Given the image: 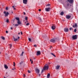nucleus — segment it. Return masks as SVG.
Wrapping results in <instances>:
<instances>
[{
    "label": "nucleus",
    "instance_id": "nucleus-34",
    "mask_svg": "<svg viewBox=\"0 0 78 78\" xmlns=\"http://www.w3.org/2000/svg\"><path fill=\"white\" fill-rule=\"evenodd\" d=\"M28 19V17H26L25 18V19L26 20H27V19Z\"/></svg>",
    "mask_w": 78,
    "mask_h": 78
},
{
    "label": "nucleus",
    "instance_id": "nucleus-5",
    "mask_svg": "<svg viewBox=\"0 0 78 78\" xmlns=\"http://www.w3.org/2000/svg\"><path fill=\"white\" fill-rule=\"evenodd\" d=\"M65 7L67 10L70 8V7L69 6V4L65 6Z\"/></svg>",
    "mask_w": 78,
    "mask_h": 78
},
{
    "label": "nucleus",
    "instance_id": "nucleus-23",
    "mask_svg": "<svg viewBox=\"0 0 78 78\" xmlns=\"http://www.w3.org/2000/svg\"><path fill=\"white\" fill-rule=\"evenodd\" d=\"M51 53V55H53V56H54V57H56V56H55V55H54V54L53 53Z\"/></svg>",
    "mask_w": 78,
    "mask_h": 78
},
{
    "label": "nucleus",
    "instance_id": "nucleus-64",
    "mask_svg": "<svg viewBox=\"0 0 78 78\" xmlns=\"http://www.w3.org/2000/svg\"><path fill=\"white\" fill-rule=\"evenodd\" d=\"M7 77H8V76H7Z\"/></svg>",
    "mask_w": 78,
    "mask_h": 78
},
{
    "label": "nucleus",
    "instance_id": "nucleus-29",
    "mask_svg": "<svg viewBox=\"0 0 78 78\" xmlns=\"http://www.w3.org/2000/svg\"><path fill=\"white\" fill-rule=\"evenodd\" d=\"M29 41L30 42L31 41V39L30 38H28Z\"/></svg>",
    "mask_w": 78,
    "mask_h": 78
},
{
    "label": "nucleus",
    "instance_id": "nucleus-16",
    "mask_svg": "<svg viewBox=\"0 0 78 78\" xmlns=\"http://www.w3.org/2000/svg\"><path fill=\"white\" fill-rule=\"evenodd\" d=\"M75 27H77V24H76V23L75 24V25H73V28H75Z\"/></svg>",
    "mask_w": 78,
    "mask_h": 78
},
{
    "label": "nucleus",
    "instance_id": "nucleus-1",
    "mask_svg": "<svg viewBox=\"0 0 78 78\" xmlns=\"http://www.w3.org/2000/svg\"><path fill=\"white\" fill-rule=\"evenodd\" d=\"M59 41V38H53L50 40V41L51 42H53V43H55L56 41Z\"/></svg>",
    "mask_w": 78,
    "mask_h": 78
},
{
    "label": "nucleus",
    "instance_id": "nucleus-43",
    "mask_svg": "<svg viewBox=\"0 0 78 78\" xmlns=\"http://www.w3.org/2000/svg\"><path fill=\"white\" fill-rule=\"evenodd\" d=\"M36 46H37V45H36V44H35L34 45V47H36Z\"/></svg>",
    "mask_w": 78,
    "mask_h": 78
},
{
    "label": "nucleus",
    "instance_id": "nucleus-42",
    "mask_svg": "<svg viewBox=\"0 0 78 78\" xmlns=\"http://www.w3.org/2000/svg\"><path fill=\"white\" fill-rule=\"evenodd\" d=\"M5 32H6V33H8V31H5Z\"/></svg>",
    "mask_w": 78,
    "mask_h": 78
},
{
    "label": "nucleus",
    "instance_id": "nucleus-49",
    "mask_svg": "<svg viewBox=\"0 0 78 78\" xmlns=\"http://www.w3.org/2000/svg\"><path fill=\"white\" fill-rule=\"evenodd\" d=\"M30 61H32V60H31V59H30Z\"/></svg>",
    "mask_w": 78,
    "mask_h": 78
},
{
    "label": "nucleus",
    "instance_id": "nucleus-31",
    "mask_svg": "<svg viewBox=\"0 0 78 78\" xmlns=\"http://www.w3.org/2000/svg\"><path fill=\"white\" fill-rule=\"evenodd\" d=\"M6 22L7 23H9V20H8V19L7 20Z\"/></svg>",
    "mask_w": 78,
    "mask_h": 78
},
{
    "label": "nucleus",
    "instance_id": "nucleus-22",
    "mask_svg": "<svg viewBox=\"0 0 78 78\" xmlns=\"http://www.w3.org/2000/svg\"><path fill=\"white\" fill-rule=\"evenodd\" d=\"M60 15H61V16H63V15H64V12H62L60 13Z\"/></svg>",
    "mask_w": 78,
    "mask_h": 78
},
{
    "label": "nucleus",
    "instance_id": "nucleus-62",
    "mask_svg": "<svg viewBox=\"0 0 78 78\" xmlns=\"http://www.w3.org/2000/svg\"><path fill=\"white\" fill-rule=\"evenodd\" d=\"M6 55H8V54H6Z\"/></svg>",
    "mask_w": 78,
    "mask_h": 78
},
{
    "label": "nucleus",
    "instance_id": "nucleus-40",
    "mask_svg": "<svg viewBox=\"0 0 78 78\" xmlns=\"http://www.w3.org/2000/svg\"><path fill=\"white\" fill-rule=\"evenodd\" d=\"M28 73H31V71H30L28 70Z\"/></svg>",
    "mask_w": 78,
    "mask_h": 78
},
{
    "label": "nucleus",
    "instance_id": "nucleus-38",
    "mask_svg": "<svg viewBox=\"0 0 78 78\" xmlns=\"http://www.w3.org/2000/svg\"><path fill=\"white\" fill-rule=\"evenodd\" d=\"M13 64H14L13 66H15L16 64H15V62H13Z\"/></svg>",
    "mask_w": 78,
    "mask_h": 78
},
{
    "label": "nucleus",
    "instance_id": "nucleus-24",
    "mask_svg": "<svg viewBox=\"0 0 78 78\" xmlns=\"http://www.w3.org/2000/svg\"><path fill=\"white\" fill-rule=\"evenodd\" d=\"M1 38L2 39H3V40H5V37H1Z\"/></svg>",
    "mask_w": 78,
    "mask_h": 78
},
{
    "label": "nucleus",
    "instance_id": "nucleus-11",
    "mask_svg": "<svg viewBox=\"0 0 78 78\" xmlns=\"http://www.w3.org/2000/svg\"><path fill=\"white\" fill-rule=\"evenodd\" d=\"M51 28L52 30H54L56 28V26L55 25H53L52 27H51Z\"/></svg>",
    "mask_w": 78,
    "mask_h": 78
},
{
    "label": "nucleus",
    "instance_id": "nucleus-56",
    "mask_svg": "<svg viewBox=\"0 0 78 78\" xmlns=\"http://www.w3.org/2000/svg\"><path fill=\"white\" fill-rule=\"evenodd\" d=\"M47 64H45V66H47Z\"/></svg>",
    "mask_w": 78,
    "mask_h": 78
},
{
    "label": "nucleus",
    "instance_id": "nucleus-12",
    "mask_svg": "<svg viewBox=\"0 0 78 78\" xmlns=\"http://www.w3.org/2000/svg\"><path fill=\"white\" fill-rule=\"evenodd\" d=\"M67 1L71 4L73 2V0H67Z\"/></svg>",
    "mask_w": 78,
    "mask_h": 78
},
{
    "label": "nucleus",
    "instance_id": "nucleus-33",
    "mask_svg": "<svg viewBox=\"0 0 78 78\" xmlns=\"http://www.w3.org/2000/svg\"><path fill=\"white\" fill-rule=\"evenodd\" d=\"M38 19H39V20H41L40 22H41V21H42V20H41V17H39Z\"/></svg>",
    "mask_w": 78,
    "mask_h": 78
},
{
    "label": "nucleus",
    "instance_id": "nucleus-63",
    "mask_svg": "<svg viewBox=\"0 0 78 78\" xmlns=\"http://www.w3.org/2000/svg\"><path fill=\"white\" fill-rule=\"evenodd\" d=\"M1 52H0V54H1Z\"/></svg>",
    "mask_w": 78,
    "mask_h": 78
},
{
    "label": "nucleus",
    "instance_id": "nucleus-9",
    "mask_svg": "<svg viewBox=\"0 0 78 78\" xmlns=\"http://www.w3.org/2000/svg\"><path fill=\"white\" fill-rule=\"evenodd\" d=\"M27 0H23V3H24L25 5L27 4Z\"/></svg>",
    "mask_w": 78,
    "mask_h": 78
},
{
    "label": "nucleus",
    "instance_id": "nucleus-3",
    "mask_svg": "<svg viewBox=\"0 0 78 78\" xmlns=\"http://www.w3.org/2000/svg\"><path fill=\"white\" fill-rule=\"evenodd\" d=\"M4 13L5 14V17H7L9 15V13L8 12H6L5 11H4Z\"/></svg>",
    "mask_w": 78,
    "mask_h": 78
},
{
    "label": "nucleus",
    "instance_id": "nucleus-7",
    "mask_svg": "<svg viewBox=\"0 0 78 78\" xmlns=\"http://www.w3.org/2000/svg\"><path fill=\"white\" fill-rule=\"evenodd\" d=\"M72 38L74 40L77 39V35H73L72 37Z\"/></svg>",
    "mask_w": 78,
    "mask_h": 78
},
{
    "label": "nucleus",
    "instance_id": "nucleus-25",
    "mask_svg": "<svg viewBox=\"0 0 78 78\" xmlns=\"http://www.w3.org/2000/svg\"><path fill=\"white\" fill-rule=\"evenodd\" d=\"M24 53V52H23V51L22 52L21 54L20 55V56H23V55Z\"/></svg>",
    "mask_w": 78,
    "mask_h": 78
},
{
    "label": "nucleus",
    "instance_id": "nucleus-48",
    "mask_svg": "<svg viewBox=\"0 0 78 78\" xmlns=\"http://www.w3.org/2000/svg\"><path fill=\"white\" fill-rule=\"evenodd\" d=\"M23 75H24V77H25V76H26L24 74Z\"/></svg>",
    "mask_w": 78,
    "mask_h": 78
},
{
    "label": "nucleus",
    "instance_id": "nucleus-14",
    "mask_svg": "<svg viewBox=\"0 0 78 78\" xmlns=\"http://www.w3.org/2000/svg\"><path fill=\"white\" fill-rule=\"evenodd\" d=\"M71 17V16L70 15H66V19H70Z\"/></svg>",
    "mask_w": 78,
    "mask_h": 78
},
{
    "label": "nucleus",
    "instance_id": "nucleus-37",
    "mask_svg": "<svg viewBox=\"0 0 78 78\" xmlns=\"http://www.w3.org/2000/svg\"><path fill=\"white\" fill-rule=\"evenodd\" d=\"M15 26H16V27H17V26H18V25H18V24H15Z\"/></svg>",
    "mask_w": 78,
    "mask_h": 78
},
{
    "label": "nucleus",
    "instance_id": "nucleus-46",
    "mask_svg": "<svg viewBox=\"0 0 78 78\" xmlns=\"http://www.w3.org/2000/svg\"><path fill=\"white\" fill-rule=\"evenodd\" d=\"M33 61H31V64H33Z\"/></svg>",
    "mask_w": 78,
    "mask_h": 78
},
{
    "label": "nucleus",
    "instance_id": "nucleus-10",
    "mask_svg": "<svg viewBox=\"0 0 78 78\" xmlns=\"http://www.w3.org/2000/svg\"><path fill=\"white\" fill-rule=\"evenodd\" d=\"M41 55V51H37L36 54L37 56H38V55Z\"/></svg>",
    "mask_w": 78,
    "mask_h": 78
},
{
    "label": "nucleus",
    "instance_id": "nucleus-6",
    "mask_svg": "<svg viewBox=\"0 0 78 78\" xmlns=\"http://www.w3.org/2000/svg\"><path fill=\"white\" fill-rule=\"evenodd\" d=\"M48 66H45L43 68L44 70H48Z\"/></svg>",
    "mask_w": 78,
    "mask_h": 78
},
{
    "label": "nucleus",
    "instance_id": "nucleus-30",
    "mask_svg": "<svg viewBox=\"0 0 78 78\" xmlns=\"http://www.w3.org/2000/svg\"><path fill=\"white\" fill-rule=\"evenodd\" d=\"M46 35L45 34H44V35H43V37H46Z\"/></svg>",
    "mask_w": 78,
    "mask_h": 78
},
{
    "label": "nucleus",
    "instance_id": "nucleus-58",
    "mask_svg": "<svg viewBox=\"0 0 78 78\" xmlns=\"http://www.w3.org/2000/svg\"><path fill=\"white\" fill-rule=\"evenodd\" d=\"M8 73H6V74H7Z\"/></svg>",
    "mask_w": 78,
    "mask_h": 78
},
{
    "label": "nucleus",
    "instance_id": "nucleus-4",
    "mask_svg": "<svg viewBox=\"0 0 78 78\" xmlns=\"http://www.w3.org/2000/svg\"><path fill=\"white\" fill-rule=\"evenodd\" d=\"M35 72L37 75H39V73L40 72V70L39 69L37 68L35 69Z\"/></svg>",
    "mask_w": 78,
    "mask_h": 78
},
{
    "label": "nucleus",
    "instance_id": "nucleus-2",
    "mask_svg": "<svg viewBox=\"0 0 78 78\" xmlns=\"http://www.w3.org/2000/svg\"><path fill=\"white\" fill-rule=\"evenodd\" d=\"M13 39L14 41L16 42V41H19V40L17 39V35L15 36V37L14 36L13 37Z\"/></svg>",
    "mask_w": 78,
    "mask_h": 78
},
{
    "label": "nucleus",
    "instance_id": "nucleus-53",
    "mask_svg": "<svg viewBox=\"0 0 78 78\" xmlns=\"http://www.w3.org/2000/svg\"><path fill=\"white\" fill-rule=\"evenodd\" d=\"M39 76H40V75H41V74H39Z\"/></svg>",
    "mask_w": 78,
    "mask_h": 78
},
{
    "label": "nucleus",
    "instance_id": "nucleus-19",
    "mask_svg": "<svg viewBox=\"0 0 78 78\" xmlns=\"http://www.w3.org/2000/svg\"><path fill=\"white\" fill-rule=\"evenodd\" d=\"M4 67L5 69H7L8 68V67L6 65H4Z\"/></svg>",
    "mask_w": 78,
    "mask_h": 78
},
{
    "label": "nucleus",
    "instance_id": "nucleus-55",
    "mask_svg": "<svg viewBox=\"0 0 78 78\" xmlns=\"http://www.w3.org/2000/svg\"><path fill=\"white\" fill-rule=\"evenodd\" d=\"M48 64H50V63H49Z\"/></svg>",
    "mask_w": 78,
    "mask_h": 78
},
{
    "label": "nucleus",
    "instance_id": "nucleus-39",
    "mask_svg": "<svg viewBox=\"0 0 78 78\" xmlns=\"http://www.w3.org/2000/svg\"><path fill=\"white\" fill-rule=\"evenodd\" d=\"M29 23H27L26 24V26H27L28 25H29Z\"/></svg>",
    "mask_w": 78,
    "mask_h": 78
},
{
    "label": "nucleus",
    "instance_id": "nucleus-57",
    "mask_svg": "<svg viewBox=\"0 0 78 78\" xmlns=\"http://www.w3.org/2000/svg\"><path fill=\"white\" fill-rule=\"evenodd\" d=\"M33 59H35V58H34Z\"/></svg>",
    "mask_w": 78,
    "mask_h": 78
},
{
    "label": "nucleus",
    "instance_id": "nucleus-36",
    "mask_svg": "<svg viewBox=\"0 0 78 78\" xmlns=\"http://www.w3.org/2000/svg\"><path fill=\"white\" fill-rule=\"evenodd\" d=\"M44 69H42V71H41V73H43V72H44Z\"/></svg>",
    "mask_w": 78,
    "mask_h": 78
},
{
    "label": "nucleus",
    "instance_id": "nucleus-50",
    "mask_svg": "<svg viewBox=\"0 0 78 78\" xmlns=\"http://www.w3.org/2000/svg\"><path fill=\"white\" fill-rule=\"evenodd\" d=\"M24 15H25V12H23Z\"/></svg>",
    "mask_w": 78,
    "mask_h": 78
},
{
    "label": "nucleus",
    "instance_id": "nucleus-44",
    "mask_svg": "<svg viewBox=\"0 0 78 78\" xmlns=\"http://www.w3.org/2000/svg\"><path fill=\"white\" fill-rule=\"evenodd\" d=\"M38 11H41V9H39L38 10Z\"/></svg>",
    "mask_w": 78,
    "mask_h": 78
},
{
    "label": "nucleus",
    "instance_id": "nucleus-27",
    "mask_svg": "<svg viewBox=\"0 0 78 78\" xmlns=\"http://www.w3.org/2000/svg\"><path fill=\"white\" fill-rule=\"evenodd\" d=\"M9 45L10 47V48H11V47H12V44H9Z\"/></svg>",
    "mask_w": 78,
    "mask_h": 78
},
{
    "label": "nucleus",
    "instance_id": "nucleus-41",
    "mask_svg": "<svg viewBox=\"0 0 78 78\" xmlns=\"http://www.w3.org/2000/svg\"><path fill=\"white\" fill-rule=\"evenodd\" d=\"M72 28H71V27L69 28V30H72Z\"/></svg>",
    "mask_w": 78,
    "mask_h": 78
},
{
    "label": "nucleus",
    "instance_id": "nucleus-60",
    "mask_svg": "<svg viewBox=\"0 0 78 78\" xmlns=\"http://www.w3.org/2000/svg\"><path fill=\"white\" fill-rule=\"evenodd\" d=\"M13 25H14V24H13Z\"/></svg>",
    "mask_w": 78,
    "mask_h": 78
},
{
    "label": "nucleus",
    "instance_id": "nucleus-13",
    "mask_svg": "<svg viewBox=\"0 0 78 78\" xmlns=\"http://www.w3.org/2000/svg\"><path fill=\"white\" fill-rule=\"evenodd\" d=\"M64 31L65 32H68V31H69V29L67 28H65L64 29Z\"/></svg>",
    "mask_w": 78,
    "mask_h": 78
},
{
    "label": "nucleus",
    "instance_id": "nucleus-17",
    "mask_svg": "<svg viewBox=\"0 0 78 78\" xmlns=\"http://www.w3.org/2000/svg\"><path fill=\"white\" fill-rule=\"evenodd\" d=\"M59 67H60V66H59V65H57L56 66V69H57V70H58V69H59Z\"/></svg>",
    "mask_w": 78,
    "mask_h": 78
},
{
    "label": "nucleus",
    "instance_id": "nucleus-52",
    "mask_svg": "<svg viewBox=\"0 0 78 78\" xmlns=\"http://www.w3.org/2000/svg\"><path fill=\"white\" fill-rule=\"evenodd\" d=\"M14 20H15V19H14L13 20V22H14Z\"/></svg>",
    "mask_w": 78,
    "mask_h": 78
},
{
    "label": "nucleus",
    "instance_id": "nucleus-59",
    "mask_svg": "<svg viewBox=\"0 0 78 78\" xmlns=\"http://www.w3.org/2000/svg\"><path fill=\"white\" fill-rule=\"evenodd\" d=\"M12 13H13V12H12Z\"/></svg>",
    "mask_w": 78,
    "mask_h": 78
},
{
    "label": "nucleus",
    "instance_id": "nucleus-20",
    "mask_svg": "<svg viewBox=\"0 0 78 78\" xmlns=\"http://www.w3.org/2000/svg\"><path fill=\"white\" fill-rule=\"evenodd\" d=\"M23 61H22L21 62H20V65H22L23 64Z\"/></svg>",
    "mask_w": 78,
    "mask_h": 78
},
{
    "label": "nucleus",
    "instance_id": "nucleus-28",
    "mask_svg": "<svg viewBox=\"0 0 78 78\" xmlns=\"http://www.w3.org/2000/svg\"><path fill=\"white\" fill-rule=\"evenodd\" d=\"M74 31L75 33H76V29H75L74 30Z\"/></svg>",
    "mask_w": 78,
    "mask_h": 78
},
{
    "label": "nucleus",
    "instance_id": "nucleus-35",
    "mask_svg": "<svg viewBox=\"0 0 78 78\" xmlns=\"http://www.w3.org/2000/svg\"><path fill=\"white\" fill-rule=\"evenodd\" d=\"M5 9L6 10H8V7H7L5 8Z\"/></svg>",
    "mask_w": 78,
    "mask_h": 78
},
{
    "label": "nucleus",
    "instance_id": "nucleus-26",
    "mask_svg": "<svg viewBox=\"0 0 78 78\" xmlns=\"http://www.w3.org/2000/svg\"><path fill=\"white\" fill-rule=\"evenodd\" d=\"M50 6V4H48L46 5V6Z\"/></svg>",
    "mask_w": 78,
    "mask_h": 78
},
{
    "label": "nucleus",
    "instance_id": "nucleus-18",
    "mask_svg": "<svg viewBox=\"0 0 78 78\" xmlns=\"http://www.w3.org/2000/svg\"><path fill=\"white\" fill-rule=\"evenodd\" d=\"M50 74L49 73H48L47 76V78H50Z\"/></svg>",
    "mask_w": 78,
    "mask_h": 78
},
{
    "label": "nucleus",
    "instance_id": "nucleus-61",
    "mask_svg": "<svg viewBox=\"0 0 78 78\" xmlns=\"http://www.w3.org/2000/svg\"><path fill=\"white\" fill-rule=\"evenodd\" d=\"M12 70H14V69H12Z\"/></svg>",
    "mask_w": 78,
    "mask_h": 78
},
{
    "label": "nucleus",
    "instance_id": "nucleus-51",
    "mask_svg": "<svg viewBox=\"0 0 78 78\" xmlns=\"http://www.w3.org/2000/svg\"><path fill=\"white\" fill-rule=\"evenodd\" d=\"M11 30H12V27H11Z\"/></svg>",
    "mask_w": 78,
    "mask_h": 78
},
{
    "label": "nucleus",
    "instance_id": "nucleus-47",
    "mask_svg": "<svg viewBox=\"0 0 78 78\" xmlns=\"http://www.w3.org/2000/svg\"><path fill=\"white\" fill-rule=\"evenodd\" d=\"M20 37H18L17 38V39H20Z\"/></svg>",
    "mask_w": 78,
    "mask_h": 78
},
{
    "label": "nucleus",
    "instance_id": "nucleus-54",
    "mask_svg": "<svg viewBox=\"0 0 78 78\" xmlns=\"http://www.w3.org/2000/svg\"><path fill=\"white\" fill-rule=\"evenodd\" d=\"M18 34H20V33H18Z\"/></svg>",
    "mask_w": 78,
    "mask_h": 78
},
{
    "label": "nucleus",
    "instance_id": "nucleus-32",
    "mask_svg": "<svg viewBox=\"0 0 78 78\" xmlns=\"http://www.w3.org/2000/svg\"><path fill=\"white\" fill-rule=\"evenodd\" d=\"M12 7L13 8L14 10H16V8H14V6H12Z\"/></svg>",
    "mask_w": 78,
    "mask_h": 78
},
{
    "label": "nucleus",
    "instance_id": "nucleus-21",
    "mask_svg": "<svg viewBox=\"0 0 78 78\" xmlns=\"http://www.w3.org/2000/svg\"><path fill=\"white\" fill-rule=\"evenodd\" d=\"M15 19H16V20H18V21H19V20H19V18H18V17H16L15 18Z\"/></svg>",
    "mask_w": 78,
    "mask_h": 78
},
{
    "label": "nucleus",
    "instance_id": "nucleus-45",
    "mask_svg": "<svg viewBox=\"0 0 78 78\" xmlns=\"http://www.w3.org/2000/svg\"><path fill=\"white\" fill-rule=\"evenodd\" d=\"M21 34H23L22 32H21Z\"/></svg>",
    "mask_w": 78,
    "mask_h": 78
},
{
    "label": "nucleus",
    "instance_id": "nucleus-15",
    "mask_svg": "<svg viewBox=\"0 0 78 78\" xmlns=\"http://www.w3.org/2000/svg\"><path fill=\"white\" fill-rule=\"evenodd\" d=\"M17 23H18V25H20L21 24V22H20V20L19 21H17Z\"/></svg>",
    "mask_w": 78,
    "mask_h": 78
},
{
    "label": "nucleus",
    "instance_id": "nucleus-8",
    "mask_svg": "<svg viewBox=\"0 0 78 78\" xmlns=\"http://www.w3.org/2000/svg\"><path fill=\"white\" fill-rule=\"evenodd\" d=\"M45 10L47 12H48L49 11H50V7H49L48 8H45Z\"/></svg>",
    "mask_w": 78,
    "mask_h": 78
}]
</instances>
